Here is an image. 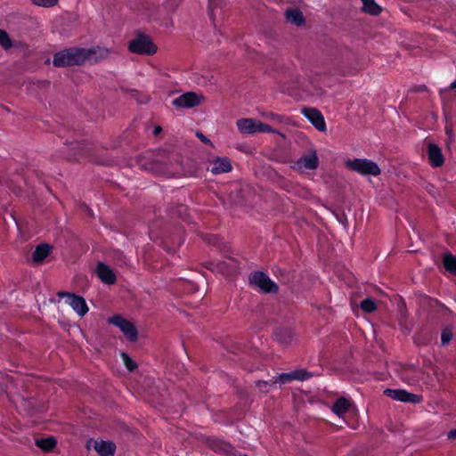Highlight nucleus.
<instances>
[{"mask_svg":"<svg viewBox=\"0 0 456 456\" xmlns=\"http://www.w3.org/2000/svg\"><path fill=\"white\" fill-rule=\"evenodd\" d=\"M302 113L317 130L321 132L326 130V123L320 110L314 108L304 107Z\"/></svg>","mask_w":456,"mask_h":456,"instance_id":"9b49d317","label":"nucleus"},{"mask_svg":"<svg viewBox=\"0 0 456 456\" xmlns=\"http://www.w3.org/2000/svg\"><path fill=\"white\" fill-rule=\"evenodd\" d=\"M209 265V268L211 270L217 271L224 274H228L232 269L236 267V261L233 258H230L229 262L218 261L216 263L212 262Z\"/></svg>","mask_w":456,"mask_h":456,"instance_id":"6ab92c4d","label":"nucleus"},{"mask_svg":"<svg viewBox=\"0 0 456 456\" xmlns=\"http://www.w3.org/2000/svg\"><path fill=\"white\" fill-rule=\"evenodd\" d=\"M202 96L194 92L184 93L177 98L174 99L172 103L176 108H193L201 103Z\"/></svg>","mask_w":456,"mask_h":456,"instance_id":"1a4fd4ad","label":"nucleus"},{"mask_svg":"<svg viewBox=\"0 0 456 456\" xmlns=\"http://www.w3.org/2000/svg\"><path fill=\"white\" fill-rule=\"evenodd\" d=\"M67 149L70 151V152L67 153V158L70 160H79L81 158H84L88 153L87 143L80 142H68L67 141L64 142Z\"/></svg>","mask_w":456,"mask_h":456,"instance_id":"f8f14e48","label":"nucleus"},{"mask_svg":"<svg viewBox=\"0 0 456 456\" xmlns=\"http://www.w3.org/2000/svg\"><path fill=\"white\" fill-rule=\"evenodd\" d=\"M428 90V87L425 85H420L415 87V92H425Z\"/></svg>","mask_w":456,"mask_h":456,"instance_id":"58836bf2","label":"nucleus"},{"mask_svg":"<svg viewBox=\"0 0 456 456\" xmlns=\"http://www.w3.org/2000/svg\"><path fill=\"white\" fill-rule=\"evenodd\" d=\"M450 89H456V80L450 85Z\"/></svg>","mask_w":456,"mask_h":456,"instance_id":"79ce46f5","label":"nucleus"},{"mask_svg":"<svg viewBox=\"0 0 456 456\" xmlns=\"http://www.w3.org/2000/svg\"><path fill=\"white\" fill-rule=\"evenodd\" d=\"M162 130V128L160 126H156L153 130V134L154 135H157L159 134V133Z\"/></svg>","mask_w":456,"mask_h":456,"instance_id":"ea45409f","label":"nucleus"},{"mask_svg":"<svg viewBox=\"0 0 456 456\" xmlns=\"http://www.w3.org/2000/svg\"><path fill=\"white\" fill-rule=\"evenodd\" d=\"M186 207L183 204L177 205L175 207V211L172 209V215H177L178 216H183V214L186 213Z\"/></svg>","mask_w":456,"mask_h":456,"instance_id":"72a5a7b5","label":"nucleus"},{"mask_svg":"<svg viewBox=\"0 0 456 456\" xmlns=\"http://www.w3.org/2000/svg\"><path fill=\"white\" fill-rule=\"evenodd\" d=\"M232 164L226 157H217L210 162L209 167H207L208 171H210L214 175H219L223 173H228L232 170Z\"/></svg>","mask_w":456,"mask_h":456,"instance_id":"ddd939ff","label":"nucleus"},{"mask_svg":"<svg viewBox=\"0 0 456 456\" xmlns=\"http://www.w3.org/2000/svg\"><path fill=\"white\" fill-rule=\"evenodd\" d=\"M319 164L320 161L315 150H310L303 153L296 162V166L298 169L304 168L305 170H314L318 168Z\"/></svg>","mask_w":456,"mask_h":456,"instance_id":"9d476101","label":"nucleus"},{"mask_svg":"<svg viewBox=\"0 0 456 456\" xmlns=\"http://www.w3.org/2000/svg\"><path fill=\"white\" fill-rule=\"evenodd\" d=\"M361 308L366 313H372L377 309L376 303L371 298H365L360 304Z\"/></svg>","mask_w":456,"mask_h":456,"instance_id":"cd10ccee","label":"nucleus"},{"mask_svg":"<svg viewBox=\"0 0 456 456\" xmlns=\"http://www.w3.org/2000/svg\"><path fill=\"white\" fill-rule=\"evenodd\" d=\"M0 45L4 49H9L12 46V40L8 34L2 29H0Z\"/></svg>","mask_w":456,"mask_h":456,"instance_id":"c756f323","label":"nucleus"},{"mask_svg":"<svg viewBox=\"0 0 456 456\" xmlns=\"http://www.w3.org/2000/svg\"><path fill=\"white\" fill-rule=\"evenodd\" d=\"M257 132L270 133L274 132V130L268 124L258 121Z\"/></svg>","mask_w":456,"mask_h":456,"instance_id":"473e14b6","label":"nucleus"},{"mask_svg":"<svg viewBox=\"0 0 456 456\" xmlns=\"http://www.w3.org/2000/svg\"><path fill=\"white\" fill-rule=\"evenodd\" d=\"M346 167L354 172H356L362 175H380L381 169L378 164L370 159H347L345 162Z\"/></svg>","mask_w":456,"mask_h":456,"instance_id":"7ed1b4c3","label":"nucleus"},{"mask_svg":"<svg viewBox=\"0 0 456 456\" xmlns=\"http://www.w3.org/2000/svg\"><path fill=\"white\" fill-rule=\"evenodd\" d=\"M443 265L447 272L456 274V256L447 251L443 254Z\"/></svg>","mask_w":456,"mask_h":456,"instance_id":"b1692460","label":"nucleus"},{"mask_svg":"<svg viewBox=\"0 0 456 456\" xmlns=\"http://www.w3.org/2000/svg\"><path fill=\"white\" fill-rule=\"evenodd\" d=\"M452 338V333L451 330L445 329L442 331V334H441V341H442V345H446L448 344Z\"/></svg>","mask_w":456,"mask_h":456,"instance_id":"7c9ffc66","label":"nucleus"},{"mask_svg":"<svg viewBox=\"0 0 456 456\" xmlns=\"http://www.w3.org/2000/svg\"><path fill=\"white\" fill-rule=\"evenodd\" d=\"M55 440L53 437L42 438L36 441V444L44 452H49L55 446Z\"/></svg>","mask_w":456,"mask_h":456,"instance_id":"bb28decb","label":"nucleus"},{"mask_svg":"<svg viewBox=\"0 0 456 456\" xmlns=\"http://www.w3.org/2000/svg\"><path fill=\"white\" fill-rule=\"evenodd\" d=\"M447 437L450 440H456V428L450 430L447 434Z\"/></svg>","mask_w":456,"mask_h":456,"instance_id":"4c0bfd02","label":"nucleus"},{"mask_svg":"<svg viewBox=\"0 0 456 456\" xmlns=\"http://www.w3.org/2000/svg\"><path fill=\"white\" fill-rule=\"evenodd\" d=\"M128 50L136 54L152 55L157 53L158 47L150 36L137 33L135 37L128 43Z\"/></svg>","mask_w":456,"mask_h":456,"instance_id":"f03ea898","label":"nucleus"},{"mask_svg":"<svg viewBox=\"0 0 456 456\" xmlns=\"http://www.w3.org/2000/svg\"><path fill=\"white\" fill-rule=\"evenodd\" d=\"M362 11L371 15H379L381 12V7L374 0H362Z\"/></svg>","mask_w":456,"mask_h":456,"instance_id":"a878e982","label":"nucleus"},{"mask_svg":"<svg viewBox=\"0 0 456 456\" xmlns=\"http://www.w3.org/2000/svg\"><path fill=\"white\" fill-rule=\"evenodd\" d=\"M272 381H273V380H270V381L257 380V381L256 382V387H259L261 390H263L264 392L267 393V392H268V390H267V389H265V390H264L263 388H265V387H266L267 385H271V384H273V383H272Z\"/></svg>","mask_w":456,"mask_h":456,"instance_id":"c9c22d12","label":"nucleus"},{"mask_svg":"<svg viewBox=\"0 0 456 456\" xmlns=\"http://www.w3.org/2000/svg\"><path fill=\"white\" fill-rule=\"evenodd\" d=\"M258 120L253 118H240L237 120V127L242 134L257 133Z\"/></svg>","mask_w":456,"mask_h":456,"instance_id":"f3484780","label":"nucleus"},{"mask_svg":"<svg viewBox=\"0 0 456 456\" xmlns=\"http://www.w3.org/2000/svg\"><path fill=\"white\" fill-rule=\"evenodd\" d=\"M51 248L47 244L37 246L33 253V261L41 263L50 253Z\"/></svg>","mask_w":456,"mask_h":456,"instance_id":"393cba45","label":"nucleus"},{"mask_svg":"<svg viewBox=\"0 0 456 456\" xmlns=\"http://www.w3.org/2000/svg\"><path fill=\"white\" fill-rule=\"evenodd\" d=\"M273 336L280 344L288 346L292 341L293 332L289 328H277L273 332Z\"/></svg>","mask_w":456,"mask_h":456,"instance_id":"a211bd4d","label":"nucleus"},{"mask_svg":"<svg viewBox=\"0 0 456 456\" xmlns=\"http://www.w3.org/2000/svg\"><path fill=\"white\" fill-rule=\"evenodd\" d=\"M428 156L430 165L434 167H441L444 162L441 149L434 142L428 143Z\"/></svg>","mask_w":456,"mask_h":456,"instance_id":"4468645a","label":"nucleus"},{"mask_svg":"<svg viewBox=\"0 0 456 456\" xmlns=\"http://www.w3.org/2000/svg\"><path fill=\"white\" fill-rule=\"evenodd\" d=\"M249 282L265 293L274 294L279 289L278 285L261 271L252 273L249 276Z\"/></svg>","mask_w":456,"mask_h":456,"instance_id":"20e7f679","label":"nucleus"},{"mask_svg":"<svg viewBox=\"0 0 456 456\" xmlns=\"http://www.w3.org/2000/svg\"><path fill=\"white\" fill-rule=\"evenodd\" d=\"M94 449L100 456H113L116 451V445L110 441H94Z\"/></svg>","mask_w":456,"mask_h":456,"instance_id":"dca6fc26","label":"nucleus"},{"mask_svg":"<svg viewBox=\"0 0 456 456\" xmlns=\"http://www.w3.org/2000/svg\"><path fill=\"white\" fill-rule=\"evenodd\" d=\"M32 3L36 5L42 7H50L53 6L57 0H31Z\"/></svg>","mask_w":456,"mask_h":456,"instance_id":"2f4dec72","label":"nucleus"},{"mask_svg":"<svg viewBox=\"0 0 456 456\" xmlns=\"http://www.w3.org/2000/svg\"><path fill=\"white\" fill-rule=\"evenodd\" d=\"M59 298H63L79 316H84L88 312V306L85 298L74 293L59 291Z\"/></svg>","mask_w":456,"mask_h":456,"instance_id":"39448f33","label":"nucleus"},{"mask_svg":"<svg viewBox=\"0 0 456 456\" xmlns=\"http://www.w3.org/2000/svg\"><path fill=\"white\" fill-rule=\"evenodd\" d=\"M197 137L204 143H210V140L207 138L202 133L198 132Z\"/></svg>","mask_w":456,"mask_h":456,"instance_id":"e433bc0d","label":"nucleus"},{"mask_svg":"<svg viewBox=\"0 0 456 456\" xmlns=\"http://www.w3.org/2000/svg\"><path fill=\"white\" fill-rule=\"evenodd\" d=\"M53 63L54 66H57V53L54 54L53 57Z\"/></svg>","mask_w":456,"mask_h":456,"instance_id":"a19ab883","label":"nucleus"},{"mask_svg":"<svg viewBox=\"0 0 456 456\" xmlns=\"http://www.w3.org/2000/svg\"><path fill=\"white\" fill-rule=\"evenodd\" d=\"M96 273L101 281L105 284H114L116 275L113 271L104 263L99 262L96 267Z\"/></svg>","mask_w":456,"mask_h":456,"instance_id":"2eb2a0df","label":"nucleus"},{"mask_svg":"<svg viewBox=\"0 0 456 456\" xmlns=\"http://www.w3.org/2000/svg\"><path fill=\"white\" fill-rule=\"evenodd\" d=\"M210 446L214 451L220 452L227 455L232 454L235 451L234 447L231 444L220 439L212 440Z\"/></svg>","mask_w":456,"mask_h":456,"instance_id":"412c9836","label":"nucleus"},{"mask_svg":"<svg viewBox=\"0 0 456 456\" xmlns=\"http://www.w3.org/2000/svg\"><path fill=\"white\" fill-rule=\"evenodd\" d=\"M77 243V240H75V238L71 240L70 242V247H75V244Z\"/></svg>","mask_w":456,"mask_h":456,"instance_id":"37998d69","label":"nucleus"},{"mask_svg":"<svg viewBox=\"0 0 456 456\" xmlns=\"http://www.w3.org/2000/svg\"><path fill=\"white\" fill-rule=\"evenodd\" d=\"M428 307L431 309H436L437 313L442 314L447 317L452 316V312L443 303L437 299L428 297Z\"/></svg>","mask_w":456,"mask_h":456,"instance_id":"5701e85b","label":"nucleus"},{"mask_svg":"<svg viewBox=\"0 0 456 456\" xmlns=\"http://www.w3.org/2000/svg\"><path fill=\"white\" fill-rule=\"evenodd\" d=\"M109 54V49L100 46L91 48L70 47L59 51V67L80 66L86 61L97 63L107 59Z\"/></svg>","mask_w":456,"mask_h":456,"instance_id":"f257e3e1","label":"nucleus"},{"mask_svg":"<svg viewBox=\"0 0 456 456\" xmlns=\"http://www.w3.org/2000/svg\"><path fill=\"white\" fill-rule=\"evenodd\" d=\"M109 322L118 327L129 341L134 342L137 340L138 332L135 326L131 322L124 319L120 315L112 316L110 318Z\"/></svg>","mask_w":456,"mask_h":456,"instance_id":"423d86ee","label":"nucleus"},{"mask_svg":"<svg viewBox=\"0 0 456 456\" xmlns=\"http://www.w3.org/2000/svg\"><path fill=\"white\" fill-rule=\"evenodd\" d=\"M314 374L305 369L295 370L291 372L281 373L272 381L273 384H288L293 380L304 381L312 378Z\"/></svg>","mask_w":456,"mask_h":456,"instance_id":"6e6552de","label":"nucleus"},{"mask_svg":"<svg viewBox=\"0 0 456 456\" xmlns=\"http://www.w3.org/2000/svg\"><path fill=\"white\" fill-rule=\"evenodd\" d=\"M216 1L217 0H209V2H208V8H209L208 14H209V17L211 20H214V16H215L214 10L217 6Z\"/></svg>","mask_w":456,"mask_h":456,"instance_id":"f704fd0d","label":"nucleus"},{"mask_svg":"<svg viewBox=\"0 0 456 456\" xmlns=\"http://www.w3.org/2000/svg\"><path fill=\"white\" fill-rule=\"evenodd\" d=\"M121 358L125 363L126 368L129 371H133L137 368L136 362L129 356L127 353L122 352Z\"/></svg>","mask_w":456,"mask_h":456,"instance_id":"c85d7f7f","label":"nucleus"},{"mask_svg":"<svg viewBox=\"0 0 456 456\" xmlns=\"http://www.w3.org/2000/svg\"><path fill=\"white\" fill-rule=\"evenodd\" d=\"M285 14L287 20L292 24L302 26L305 23V19L302 12L298 9H288Z\"/></svg>","mask_w":456,"mask_h":456,"instance_id":"aec40b11","label":"nucleus"},{"mask_svg":"<svg viewBox=\"0 0 456 456\" xmlns=\"http://www.w3.org/2000/svg\"><path fill=\"white\" fill-rule=\"evenodd\" d=\"M384 395L395 401L411 403H419L422 402V395L410 393L404 389L386 388Z\"/></svg>","mask_w":456,"mask_h":456,"instance_id":"0eeeda50","label":"nucleus"},{"mask_svg":"<svg viewBox=\"0 0 456 456\" xmlns=\"http://www.w3.org/2000/svg\"><path fill=\"white\" fill-rule=\"evenodd\" d=\"M350 406L349 401L345 397H339L331 407V411L338 416H343L348 411Z\"/></svg>","mask_w":456,"mask_h":456,"instance_id":"4be33fe9","label":"nucleus"}]
</instances>
